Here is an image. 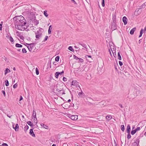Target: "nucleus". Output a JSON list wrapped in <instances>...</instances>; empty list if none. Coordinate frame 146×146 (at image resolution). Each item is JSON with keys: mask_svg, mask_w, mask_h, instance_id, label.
<instances>
[{"mask_svg": "<svg viewBox=\"0 0 146 146\" xmlns=\"http://www.w3.org/2000/svg\"><path fill=\"white\" fill-rule=\"evenodd\" d=\"M62 93V94H65V93L63 92V90L62 91V92H61Z\"/></svg>", "mask_w": 146, "mask_h": 146, "instance_id": "nucleus-64", "label": "nucleus"}, {"mask_svg": "<svg viewBox=\"0 0 146 146\" xmlns=\"http://www.w3.org/2000/svg\"><path fill=\"white\" fill-rule=\"evenodd\" d=\"M112 51V52L113 54V55L114 56V54L115 53V55L116 54V53H115V50H111Z\"/></svg>", "mask_w": 146, "mask_h": 146, "instance_id": "nucleus-50", "label": "nucleus"}, {"mask_svg": "<svg viewBox=\"0 0 146 146\" xmlns=\"http://www.w3.org/2000/svg\"><path fill=\"white\" fill-rule=\"evenodd\" d=\"M142 41V39H140L139 41V43H140Z\"/></svg>", "mask_w": 146, "mask_h": 146, "instance_id": "nucleus-61", "label": "nucleus"}, {"mask_svg": "<svg viewBox=\"0 0 146 146\" xmlns=\"http://www.w3.org/2000/svg\"><path fill=\"white\" fill-rule=\"evenodd\" d=\"M71 119L73 120H76L78 119V116L76 115H72L70 116Z\"/></svg>", "mask_w": 146, "mask_h": 146, "instance_id": "nucleus-13", "label": "nucleus"}, {"mask_svg": "<svg viewBox=\"0 0 146 146\" xmlns=\"http://www.w3.org/2000/svg\"><path fill=\"white\" fill-rule=\"evenodd\" d=\"M10 72V70L7 68L5 69V75H6V74L9 72Z\"/></svg>", "mask_w": 146, "mask_h": 146, "instance_id": "nucleus-23", "label": "nucleus"}, {"mask_svg": "<svg viewBox=\"0 0 146 146\" xmlns=\"http://www.w3.org/2000/svg\"><path fill=\"white\" fill-rule=\"evenodd\" d=\"M128 134L127 136V138L128 139H129L131 138V135L130 134V132H129V133H127Z\"/></svg>", "mask_w": 146, "mask_h": 146, "instance_id": "nucleus-36", "label": "nucleus"}, {"mask_svg": "<svg viewBox=\"0 0 146 146\" xmlns=\"http://www.w3.org/2000/svg\"><path fill=\"white\" fill-rule=\"evenodd\" d=\"M15 20V27L18 30L23 31L27 28L26 20L21 15L16 16L14 18Z\"/></svg>", "mask_w": 146, "mask_h": 146, "instance_id": "nucleus-1", "label": "nucleus"}, {"mask_svg": "<svg viewBox=\"0 0 146 146\" xmlns=\"http://www.w3.org/2000/svg\"><path fill=\"white\" fill-rule=\"evenodd\" d=\"M22 52L23 53H26L27 52V51L26 50V49L25 48H23L22 50Z\"/></svg>", "mask_w": 146, "mask_h": 146, "instance_id": "nucleus-38", "label": "nucleus"}, {"mask_svg": "<svg viewBox=\"0 0 146 146\" xmlns=\"http://www.w3.org/2000/svg\"><path fill=\"white\" fill-rule=\"evenodd\" d=\"M118 55V58L120 60H121V57L120 54V52H118L117 54Z\"/></svg>", "mask_w": 146, "mask_h": 146, "instance_id": "nucleus-27", "label": "nucleus"}, {"mask_svg": "<svg viewBox=\"0 0 146 146\" xmlns=\"http://www.w3.org/2000/svg\"><path fill=\"white\" fill-rule=\"evenodd\" d=\"M137 132L136 130L135 129L132 130L131 132V134L132 135H134Z\"/></svg>", "mask_w": 146, "mask_h": 146, "instance_id": "nucleus-28", "label": "nucleus"}, {"mask_svg": "<svg viewBox=\"0 0 146 146\" xmlns=\"http://www.w3.org/2000/svg\"><path fill=\"white\" fill-rule=\"evenodd\" d=\"M135 128V125H133L132 126V130H133Z\"/></svg>", "mask_w": 146, "mask_h": 146, "instance_id": "nucleus-63", "label": "nucleus"}, {"mask_svg": "<svg viewBox=\"0 0 146 146\" xmlns=\"http://www.w3.org/2000/svg\"><path fill=\"white\" fill-rule=\"evenodd\" d=\"M135 141L133 143V146H138L139 144V140L138 139H136Z\"/></svg>", "mask_w": 146, "mask_h": 146, "instance_id": "nucleus-5", "label": "nucleus"}, {"mask_svg": "<svg viewBox=\"0 0 146 146\" xmlns=\"http://www.w3.org/2000/svg\"><path fill=\"white\" fill-rule=\"evenodd\" d=\"M34 123H35V124H36H36L37 121H36V119L34 118Z\"/></svg>", "mask_w": 146, "mask_h": 146, "instance_id": "nucleus-52", "label": "nucleus"}, {"mask_svg": "<svg viewBox=\"0 0 146 146\" xmlns=\"http://www.w3.org/2000/svg\"><path fill=\"white\" fill-rule=\"evenodd\" d=\"M78 43L79 44L81 45L83 47L86 48V50L87 49V48H86V45L85 44L82 42L79 43Z\"/></svg>", "mask_w": 146, "mask_h": 146, "instance_id": "nucleus-17", "label": "nucleus"}, {"mask_svg": "<svg viewBox=\"0 0 146 146\" xmlns=\"http://www.w3.org/2000/svg\"><path fill=\"white\" fill-rule=\"evenodd\" d=\"M0 146H8L7 144L0 142Z\"/></svg>", "mask_w": 146, "mask_h": 146, "instance_id": "nucleus-22", "label": "nucleus"}, {"mask_svg": "<svg viewBox=\"0 0 146 146\" xmlns=\"http://www.w3.org/2000/svg\"><path fill=\"white\" fill-rule=\"evenodd\" d=\"M9 40L11 42H14V40L11 36H10V37Z\"/></svg>", "mask_w": 146, "mask_h": 146, "instance_id": "nucleus-39", "label": "nucleus"}, {"mask_svg": "<svg viewBox=\"0 0 146 146\" xmlns=\"http://www.w3.org/2000/svg\"><path fill=\"white\" fill-rule=\"evenodd\" d=\"M36 75H38L39 74V72L37 68H36Z\"/></svg>", "mask_w": 146, "mask_h": 146, "instance_id": "nucleus-40", "label": "nucleus"}, {"mask_svg": "<svg viewBox=\"0 0 146 146\" xmlns=\"http://www.w3.org/2000/svg\"><path fill=\"white\" fill-rule=\"evenodd\" d=\"M59 56H57L55 58V61L57 62L59 61Z\"/></svg>", "mask_w": 146, "mask_h": 146, "instance_id": "nucleus-35", "label": "nucleus"}, {"mask_svg": "<svg viewBox=\"0 0 146 146\" xmlns=\"http://www.w3.org/2000/svg\"><path fill=\"white\" fill-rule=\"evenodd\" d=\"M79 62H84L83 59L81 58H79Z\"/></svg>", "mask_w": 146, "mask_h": 146, "instance_id": "nucleus-44", "label": "nucleus"}, {"mask_svg": "<svg viewBox=\"0 0 146 146\" xmlns=\"http://www.w3.org/2000/svg\"><path fill=\"white\" fill-rule=\"evenodd\" d=\"M44 126L45 127H44V128H45L46 129H48V127L47 125L44 124Z\"/></svg>", "mask_w": 146, "mask_h": 146, "instance_id": "nucleus-53", "label": "nucleus"}, {"mask_svg": "<svg viewBox=\"0 0 146 146\" xmlns=\"http://www.w3.org/2000/svg\"><path fill=\"white\" fill-rule=\"evenodd\" d=\"M52 25H50L49 26L48 29V33L49 34H51V30L52 29Z\"/></svg>", "mask_w": 146, "mask_h": 146, "instance_id": "nucleus-21", "label": "nucleus"}, {"mask_svg": "<svg viewBox=\"0 0 146 146\" xmlns=\"http://www.w3.org/2000/svg\"><path fill=\"white\" fill-rule=\"evenodd\" d=\"M117 29L116 24V23H112L111 29L113 31L114 30Z\"/></svg>", "mask_w": 146, "mask_h": 146, "instance_id": "nucleus-6", "label": "nucleus"}, {"mask_svg": "<svg viewBox=\"0 0 146 146\" xmlns=\"http://www.w3.org/2000/svg\"><path fill=\"white\" fill-rule=\"evenodd\" d=\"M136 130V131H139L140 129V127H138L137 128L135 129Z\"/></svg>", "mask_w": 146, "mask_h": 146, "instance_id": "nucleus-51", "label": "nucleus"}, {"mask_svg": "<svg viewBox=\"0 0 146 146\" xmlns=\"http://www.w3.org/2000/svg\"><path fill=\"white\" fill-rule=\"evenodd\" d=\"M68 49L72 52L74 51L73 49L71 46H69L68 48Z\"/></svg>", "mask_w": 146, "mask_h": 146, "instance_id": "nucleus-32", "label": "nucleus"}, {"mask_svg": "<svg viewBox=\"0 0 146 146\" xmlns=\"http://www.w3.org/2000/svg\"><path fill=\"white\" fill-rule=\"evenodd\" d=\"M33 129H30L29 133L33 137H35V135L34 134L33 131Z\"/></svg>", "mask_w": 146, "mask_h": 146, "instance_id": "nucleus-10", "label": "nucleus"}, {"mask_svg": "<svg viewBox=\"0 0 146 146\" xmlns=\"http://www.w3.org/2000/svg\"><path fill=\"white\" fill-rule=\"evenodd\" d=\"M122 21L123 22L124 25H126L127 23V19L126 17L125 16H124L122 18Z\"/></svg>", "mask_w": 146, "mask_h": 146, "instance_id": "nucleus-9", "label": "nucleus"}, {"mask_svg": "<svg viewBox=\"0 0 146 146\" xmlns=\"http://www.w3.org/2000/svg\"><path fill=\"white\" fill-rule=\"evenodd\" d=\"M114 67H115V69L117 70H118V69H117V66H116V65H114Z\"/></svg>", "mask_w": 146, "mask_h": 146, "instance_id": "nucleus-58", "label": "nucleus"}, {"mask_svg": "<svg viewBox=\"0 0 146 146\" xmlns=\"http://www.w3.org/2000/svg\"><path fill=\"white\" fill-rule=\"evenodd\" d=\"M3 58L4 59L5 61H6V60L7 59V58L6 57L4 56L3 57Z\"/></svg>", "mask_w": 146, "mask_h": 146, "instance_id": "nucleus-57", "label": "nucleus"}, {"mask_svg": "<svg viewBox=\"0 0 146 146\" xmlns=\"http://www.w3.org/2000/svg\"><path fill=\"white\" fill-rule=\"evenodd\" d=\"M85 57V58H86V59L88 60V61L90 62H91V61L92 60V58L91 56L86 55Z\"/></svg>", "mask_w": 146, "mask_h": 146, "instance_id": "nucleus-8", "label": "nucleus"}, {"mask_svg": "<svg viewBox=\"0 0 146 146\" xmlns=\"http://www.w3.org/2000/svg\"><path fill=\"white\" fill-rule=\"evenodd\" d=\"M136 29V28L135 27L132 29L130 31V34L132 35H133L134 32L135 31Z\"/></svg>", "mask_w": 146, "mask_h": 146, "instance_id": "nucleus-12", "label": "nucleus"}, {"mask_svg": "<svg viewBox=\"0 0 146 146\" xmlns=\"http://www.w3.org/2000/svg\"><path fill=\"white\" fill-rule=\"evenodd\" d=\"M35 44L34 43H31V44L26 43V46L27 47L29 51L32 52H34V50L33 49L35 48Z\"/></svg>", "mask_w": 146, "mask_h": 146, "instance_id": "nucleus-2", "label": "nucleus"}, {"mask_svg": "<svg viewBox=\"0 0 146 146\" xmlns=\"http://www.w3.org/2000/svg\"><path fill=\"white\" fill-rule=\"evenodd\" d=\"M15 46L17 47H22L23 46L21 44L17 43L15 44Z\"/></svg>", "mask_w": 146, "mask_h": 146, "instance_id": "nucleus-29", "label": "nucleus"}, {"mask_svg": "<svg viewBox=\"0 0 146 146\" xmlns=\"http://www.w3.org/2000/svg\"><path fill=\"white\" fill-rule=\"evenodd\" d=\"M5 84L6 86H8L9 85V82L7 80L5 81Z\"/></svg>", "mask_w": 146, "mask_h": 146, "instance_id": "nucleus-37", "label": "nucleus"}, {"mask_svg": "<svg viewBox=\"0 0 146 146\" xmlns=\"http://www.w3.org/2000/svg\"><path fill=\"white\" fill-rule=\"evenodd\" d=\"M2 24H3V22L2 21L1 23L0 24V30H2Z\"/></svg>", "mask_w": 146, "mask_h": 146, "instance_id": "nucleus-42", "label": "nucleus"}, {"mask_svg": "<svg viewBox=\"0 0 146 146\" xmlns=\"http://www.w3.org/2000/svg\"><path fill=\"white\" fill-rule=\"evenodd\" d=\"M59 74L60 73L59 72H56L55 73V76L56 78H58V76L59 75Z\"/></svg>", "mask_w": 146, "mask_h": 146, "instance_id": "nucleus-26", "label": "nucleus"}, {"mask_svg": "<svg viewBox=\"0 0 146 146\" xmlns=\"http://www.w3.org/2000/svg\"><path fill=\"white\" fill-rule=\"evenodd\" d=\"M2 93L3 94L4 96L5 97V91L4 90H2Z\"/></svg>", "mask_w": 146, "mask_h": 146, "instance_id": "nucleus-48", "label": "nucleus"}, {"mask_svg": "<svg viewBox=\"0 0 146 146\" xmlns=\"http://www.w3.org/2000/svg\"><path fill=\"white\" fill-rule=\"evenodd\" d=\"M33 118H34L36 119V121H37V119L36 117V111L34 110L33 111L32 115Z\"/></svg>", "mask_w": 146, "mask_h": 146, "instance_id": "nucleus-11", "label": "nucleus"}, {"mask_svg": "<svg viewBox=\"0 0 146 146\" xmlns=\"http://www.w3.org/2000/svg\"><path fill=\"white\" fill-rule=\"evenodd\" d=\"M56 91L58 92H61L62 91H63V90H62V88H57L56 89Z\"/></svg>", "mask_w": 146, "mask_h": 146, "instance_id": "nucleus-33", "label": "nucleus"}, {"mask_svg": "<svg viewBox=\"0 0 146 146\" xmlns=\"http://www.w3.org/2000/svg\"><path fill=\"white\" fill-rule=\"evenodd\" d=\"M42 30H43V29L41 28H40L39 30L37 31L36 33H35V37L36 38L39 39L42 36V32L41 31Z\"/></svg>", "mask_w": 146, "mask_h": 146, "instance_id": "nucleus-3", "label": "nucleus"}, {"mask_svg": "<svg viewBox=\"0 0 146 146\" xmlns=\"http://www.w3.org/2000/svg\"><path fill=\"white\" fill-rule=\"evenodd\" d=\"M78 95L80 97H82L85 96L84 94L82 91H81V92H80Z\"/></svg>", "mask_w": 146, "mask_h": 146, "instance_id": "nucleus-18", "label": "nucleus"}, {"mask_svg": "<svg viewBox=\"0 0 146 146\" xmlns=\"http://www.w3.org/2000/svg\"><path fill=\"white\" fill-rule=\"evenodd\" d=\"M73 57L76 60H78V59H79V58H78V57L76 56H75V55H74L73 56Z\"/></svg>", "mask_w": 146, "mask_h": 146, "instance_id": "nucleus-43", "label": "nucleus"}, {"mask_svg": "<svg viewBox=\"0 0 146 146\" xmlns=\"http://www.w3.org/2000/svg\"><path fill=\"white\" fill-rule=\"evenodd\" d=\"M71 1L73 3H74L75 4H76L77 3L76 2V1L74 0H71Z\"/></svg>", "mask_w": 146, "mask_h": 146, "instance_id": "nucleus-55", "label": "nucleus"}, {"mask_svg": "<svg viewBox=\"0 0 146 146\" xmlns=\"http://www.w3.org/2000/svg\"><path fill=\"white\" fill-rule=\"evenodd\" d=\"M102 5L103 7L105 6V1H102Z\"/></svg>", "mask_w": 146, "mask_h": 146, "instance_id": "nucleus-45", "label": "nucleus"}, {"mask_svg": "<svg viewBox=\"0 0 146 146\" xmlns=\"http://www.w3.org/2000/svg\"><path fill=\"white\" fill-rule=\"evenodd\" d=\"M59 75L60 74V75H61L62 74H63L64 73V71L62 70L61 72H59Z\"/></svg>", "mask_w": 146, "mask_h": 146, "instance_id": "nucleus-49", "label": "nucleus"}, {"mask_svg": "<svg viewBox=\"0 0 146 146\" xmlns=\"http://www.w3.org/2000/svg\"><path fill=\"white\" fill-rule=\"evenodd\" d=\"M134 95L135 97L139 95H141L142 94V92L138 89H136L134 92Z\"/></svg>", "mask_w": 146, "mask_h": 146, "instance_id": "nucleus-4", "label": "nucleus"}, {"mask_svg": "<svg viewBox=\"0 0 146 146\" xmlns=\"http://www.w3.org/2000/svg\"><path fill=\"white\" fill-rule=\"evenodd\" d=\"M44 14L46 17H47L48 16V14L47 13V11L46 10H45L44 11Z\"/></svg>", "mask_w": 146, "mask_h": 146, "instance_id": "nucleus-30", "label": "nucleus"}, {"mask_svg": "<svg viewBox=\"0 0 146 146\" xmlns=\"http://www.w3.org/2000/svg\"><path fill=\"white\" fill-rule=\"evenodd\" d=\"M116 13H113L112 14V23H116Z\"/></svg>", "mask_w": 146, "mask_h": 146, "instance_id": "nucleus-7", "label": "nucleus"}, {"mask_svg": "<svg viewBox=\"0 0 146 146\" xmlns=\"http://www.w3.org/2000/svg\"><path fill=\"white\" fill-rule=\"evenodd\" d=\"M119 106H120V107L121 108H123V106L121 104H119Z\"/></svg>", "mask_w": 146, "mask_h": 146, "instance_id": "nucleus-60", "label": "nucleus"}, {"mask_svg": "<svg viewBox=\"0 0 146 146\" xmlns=\"http://www.w3.org/2000/svg\"><path fill=\"white\" fill-rule=\"evenodd\" d=\"M131 130V127L130 126L129 124H128L127 127V133H129V132H130Z\"/></svg>", "mask_w": 146, "mask_h": 146, "instance_id": "nucleus-16", "label": "nucleus"}, {"mask_svg": "<svg viewBox=\"0 0 146 146\" xmlns=\"http://www.w3.org/2000/svg\"><path fill=\"white\" fill-rule=\"evenodd\" d=\"M29 127L28 125H26L25 127V132L28 129Z\"/></svg>", "mask_w": 146, "mask_h": 146, "instance_id": "nucleus-34", "label": "nucleus"}, {"mask_svg": "<svg viewBox=\"0 0 146 146\" xmlns=\"http://www.w3.org/2000/svg\"><path fill=\"white\" fill-rule=\"evenodd\" d=\"M143 29H142L140 31V35L139 36V37H141L142 36V34L143 33Z\"/></svg>", "mask_w": 146, "mask_h": 146, "instance_id": "nucleus-24", "label": "nucleus"}, {"mask_svg": "<svg viewBox=\"0 0 146 146\" xmlns=\"http://www.w3.org/2000/svg\"><path fill=\"white\" fill-rule=\"evenodd\" d=\"M121 129L122 131H124L125 130V127L124 125H121Z\"/></svg>", "mask_w": 146, "mask_h": 146, "instance_id": "nucleus-31", "label": "nucleus"}, {"mask_svg": "<svg viewBox=\"0 0 146 146\" xmlns=\"http://www.w3.org/2000/svg\"><path fill=\"white\" fill-rule=\"evenodd\" d=\"M23 99V98L22 96H20L19 101H20Z\"/></svg>", "mask_w": 146, "mask_h": 146, "instance_id": "nucleus-56", "label": "nucleus"}, {"mask_svg": "<svg viewBox=\"0 0 146 146\" xmlns=\"http://www.w3.org/2000/svg\"><path fill=\"white\" fill-rule=\"evenodd\" d=\"M17 86H18L17 84V83H16L15 84H14V85L13 86V88L14 89L16 88Z\"/></svg>", "mask_w": 146, "mask_h": 146, "instance_id": "nucleus-41", "label": "nucleus"}, {"mask_svg": "<svg viewBox=\"0 0 146 146\" xmlns=\"http://www.w3.org/2000/svg\"><path fill=\"white\" fill-rule=\"evenodd\" d=\"M7 116L10 118H11V115H10L9 114H7Z\"/></svg>", "mask_w": 146, "mask_h": 146, "instance_id": "nucleus-62", "label": "nucleus"}, {"mask_svg": "<svg viewBox=\"0 0 146 146\" xmlns=\"http://www.w3.org/2000/svg\"><path fill=\"white\" fill-rule=\"evenodd\" d=\"M63 80L64 82H66L67 80V79L66 78L64 77L63 78Z\"/></svg>", "mask_w": 146, "mask_h": 146, "instance_id": "nucleus-46", "label": "nucleus"}, {"mask_svg": "<svg viewBox=\"0 0 146 146\" xmlns=\"http://www.w3.org/2000/svg\"><path fill=\"white\" fill-rule=\"evenodd\" d=\"M106 117L107 120L108 121L110 120L112 118L111 115H107Z\"/></svg>", "mask_w": 146, "mask_h": 146, "instance_id": "nucleus-25", "label": "nucleus"}, {"mask_svg": "<svg viewBox=\"0 0 146 146\" xmlns=\"http://www.w3.org/2000/svg\"><path fill=\"white\" fill-rule=\"evenodd\" d=\"M48 38V36H46L45 39H44V41L46 40Z\"/></svg>", "mask_w": 146, "mask_h": 146, "instance_id": "nucleus-54", "label": "nucleus"}, {"mask_svg": "<svg viewBox=\"0 0 146 146\" xmlns=\"http://www.w3.org/2000/svg\"><path fill=\"white\" fill-rule=\"evenodd\" d=\"M78 84L77 81L73 80L72 82V85H74L76 86H77Z\"/></svg>", "mask_w": 146, "mask_h": 146, "instance_id": "nucleus-15", "label": "nucleus"}, {"mask_svg": "<svg viewBox=\"0 0 146 146\" xmlns=\"http://www.w3.org/2000/svg\"><path fill=\"white\" fill-rule=\"evenodd\" d=\"M40 125L42 127H44V124L42 123H40Z\"/></svg>", "mask_w": 146, "mask_h": 146, "instance_id": "nucleus-59", "label": "nucleus"}, {"mask_svg": "<svg viewBox=\"0 0 146 146\" xmlns=\"http://www.w3.org/2000/svg\"><path fill=\"white\" fill-rule=\"evenodd\" d=\"M119 63L120 66H121L123 65V63L121 61H119Z\"/></svg>", "mask_w": 146, "mask_h": 146, "instance_id": "nucleus-47", "label": "nucleus"}, {"mask_svg": "<svg viewBox=\"0 0 146 146\" xmlns=\"http://www.w3.org/2000/svg\"><path fill=\"white\" fill-rule=\"evenodd\" d=\"M146 6V2L144 3L142 5L140 6L139 8L138 9H139L144 8L145 7V6Z\"/></svg>", "mask_w": 146, "mask_h": 146, "instance_id": "nucleus-19", "label": "nucleus"}, {"mask_svg": "<svg viewBox=\"0 0 146 146\" xmlns=\"http://www.w3.org/2000/svg\"><path fill=\"white\" fill-rule=\"evenodd\" d=\"M27 123L30 126H31V127H33L34 126L33 125V123H32L31 121H29L27 122Z\"/></svg>", "mask_w": 146, "mask_h": 146, "instance_id": "nucleus-20", "label": "nucleus"}, {"mask_svg": "<svg viewBox=\"0 0 146 146\" xmlns=\"http://www.w3.org/2000/svg\"><path fill=\"white\" fill-rule=\"evenodd\" d=\"M13 128L16 131H18V129L19 128V125L18 124H17L16 125L15 127H14V125H13Z\"/></svg>", "mask_w": 146, "mask_h": 146, "instance_id": "nucleus-14", "label": "nucleus"}]
</instances>
